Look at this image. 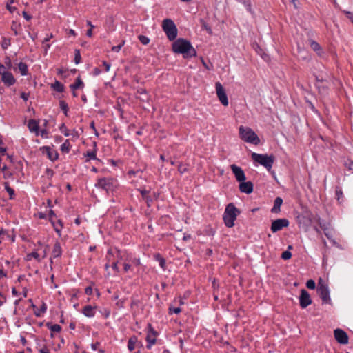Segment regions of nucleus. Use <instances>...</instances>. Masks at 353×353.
Returning <instances> with one entry per match:
<instances>
[{
    "mask_svg": "<svg viewBox=\"0 0 353 353\" xmlns=\"http://www.w3.org/2000/svg\"><path fill=\"white\" fill-rule=\"evenodd\" d=\"M318 223L320 228L324 231L325 234L327 236L328 235L326 231L329 229V223L320 218L318 219Z\"/></svg>",
    "mask_w": 353,
    "mask_h": 353,
    "instance_id": "bb28decb",
    "label": "nucleus"
},
{
    "mask_svg": "<svg viewBox=\"0 0 353 353\" xmlns=\"http://www.w3.org/2000/svg\"><path fill=\"white\" fill-rule=\"evenodd\" d=\"M344 13L353 22V13L349 11H344Z\"/></svg>",
    "mask_w": 353,
    "mask_h": 353,
    "instance_id": "8fccbe9b",
    "label": "nucleus"
},
{
    "mask_svg": "<svg viewBox=\"0 0 353 353\" xmlns=\"http://www.w3.org/2000/svg\"><path fill=\"white\" fill-rule=\"evenodd\" d=\"M22 14L27 21H30L32 19V17L29 15L26 11H23Z\"/></svg>",
    "mask_w": 353,
    "mask_h": 353,
    "instance_id": "3c124183",
    "label": "nucleus"
},
{
    "mask_svg": "<svg viewBox=\"0 0 353 353\" xmlns=\"http://www.w3.org/2000/svg\"><path fill=\"white\" fill-rule=\"evenodd\" d=\"M60 108L64 112L65 115H67V112L68 110V106L67 103L65 101H59Z\"/></svg>",
    "mask_w": 353,
    "mask_h": 353,
    "instance_id": "c9c22d12",
    "label": "nucleus"
},
{
    "mask_svg": "<svg viewBox=\"0 0 353 353\" xmlns=\"http://www.w3.org/2000/svg\"><path fill=\"white\" fill-rule=\"evenodd\" d=\"M85 156L90 157V159H96V151H88Z\"/></svg>",
    "mask_w": 353,
    "mask_h": 353,
    "instance_id": "de8ad7c7",
    "label": "nucleus"
},
{
    "mask_svg": "<svg viewBox=\"0 0 353 353\" xmlns=\"http://www.w3.org/2000/svg\"><path fill=\"white\" fill-rule=\"evenodd\" d=\"M114 183L115 180L112 178L104 177L98 179L96 186L108 192L113 190L115 185Z\"/></svg>",
    "mask_w": 353,
    "mask_h": 353,
    "instance_id": "6e6552de",
    "label": "nucleus"
},
{
    "mask_svg": "<svg viewBox=\"0 0 353 353\" xmlns=\"http://www.w3.org/2000/svg\"><path fill=\"white\" fill-rule=\"evenodd\" d=\"M146 340L148 342L147 348L150 349L156 342L155 332H152L151 334H148Z\"/></svg>",
    "mask_w": 353,
    "mask_h": 353,
    "instance_id": "b1692460",
    "label": "nucleus"
},
{
    "mask_svg": "<svg viewBox=\"0 0 353 353\" xmlns=\"http://www.w3.org/2000/svg\"><path fill=\"white\" fill-rule=\"evenodd\" d=\"M70 87L72 90H75L77 89L83 88V83L80 77H77L76 81L73 84H71Z\"/></svg>",
    "mask_w": 353,
    "mask_h": 353,
    "instance_id": "a878e982",
    "label": "nucleus"
},
{
    "mask_svg": "<svg viewBox=\"0 0 353 353\" xmlns=\"http://www.w3.org/2000/svg\"><path fill=\"white\" fill-rule=\"evenodd\" d=\"M141 194L144 200L146 201L148 205H150V203L152 201V199L148 195V192L147 190H141Z\"/></svg>",
    "mask_w": 353,
    "mask_h": 353,
    "instance_id": "7c9ffc66",
    "label": "nucleus"
},
{
    "mask_svg": "<svg viewBox=\"0 0 353 353\" xmlns=\"http://www.w3.org/2000/svg\"><path fill=\"white\" fill-rule=\"evenodd\" d=\"M344 165L348 170L353 171V161L347 159L345 161Z\"/></svg>",
    "mask_w": 353,
    "mask_h": 353,
    "instance_id": "a19ab883",
    "label": "nucleus"
},
{
    "mask_svg": "<svg viewBox=\"0 0 353 353\" xmlns=\"http://www.w3.org/2000/svg\"><path fill=\"white\" fill-rule=\"evenodd\" d=\"M52 88H53L54 90L59 92H62L64 90L63 85L58 81H55V82L52 84Z\"/></svg>",
    "mask_w": 353,
    "mask_h": 353,
    "instance_id": "cd10ccee",
    "label": "nucleus"
},
{
    "mask_svg": "<svg viewBox=\"0 0 353 353\" xmlns=\"http://www.w3.org/2000/svg\"><path fill=\"white\" fill-rule=\"evenodd\" d=\"M336 199L339 201L343 196V191L339 187H336L335 190Z\"/></svg>",
    "mask_w": 353,
    "mask_h": 353,
    "instance_id": "ea45409f",
    "label": "nucleus"
},
{
    "mask_svg": "<svg viewBox=\"0 0 353 353\" xmlns=\"http://www.w3.org/2000/svg\"><path fill=\"white\" fill-rule=\"evenodd\" d=\"M251 157L254 162L264 166L267 170H270L272 168L274 159L272 155L268 156V154H261L253 152Z\"/></svg>",
    "mask_w": 353,
    "mask_h": 353,
    "instance_id": "39448f33",
    "label": "nucleus"
},
{
    "mask_svg": "<svg viewBox=\"0 0 353 353\" xmlns=\"http://www.w3.org/2000/svg\"><path fill=\"white\" fill-rule=\"evenodd\" d=\"M296 220L299 226L302 227L305 232L307 231L312 222L311 214L308 212L298 215Z\"/></svg>",
    "mask_w": 353,
    "mask_h": 353,
    "instance_id": "0eeeda50",
    "label": "nucleus"
},
{
    "mask_svg": "<svg viewBox=\"0 0 353 353\" xmlns=\"http://www.w3.org/2000/svg\"><path fill=\"white\" fill-rule=\"evenodd\" d=\"M10 45V41L8 39H3L1 46L3 49H6Z\"/></svg>",
    "mask_w": 353,
    "mask_h": 353,
    "instance_id": "a18cd8bd",
    "label": "nucleus"
},
{
    "mask_svg": "<svg viewBox=\"0 0 353 353\" xmlns=\"http://www.w3.org/2000/svg\"><path fill=\"white\" fill-rule=\"evenodd\" d=\"M99 345V343H92V344L91 345V347H92V349L93 350H97V347H98Z\"/></svg>",
    "mask_w": 353,
    "mask_h": 353,
    "instance_id": "69168bd1",
    "label": "nucleus"
},
{
    "mask_svg": "<svg viewBox=\"0 0 353 353\" xmlns=\"http://www.w3.org/2000/svg\"><path fill=\"white\" fill-rule=\"evenodd\" d=\"M299 303L302 308H305L312 303V299L308 292L302 289L299 296Z\"/></svg>",
    "mask_w": 353,
    "mask_h": 353,
    "instance_id": "9d476101",
    "label": "nucleus"
},
{
    "mask_svg": "<svg viewBox=\"0 0 353 353\" xmlns=\"http://www.w3.org/2000/svg\"><path fill=\"white\" fill-rule=\"evenodd\" d=\"M21 97L24 100V101H27L28 99V94L25 93V92H22L21 94Z\"/></svg>",
    "mask_w": 353,
    "mask_h": 353,
    "instance_id": "bf43d9fd",
    "label": "nucleus"
},
{
    "mask_svg": "<svg viewBox=\"0 0 353 353\" xmlns=\"http://www.w3.org/2000/svg\"><path fill=\"white\" fill-rule=\"evenodd\" d=\"M70 144L68 140H66L61 145V150L64 153H68L70 151Z\"/></svg>",
    "mask_w": 353,
    "mask_h": 353,
    "instance_id": "c756f323",
    "label": "nucleus"
},
{
    "mask_svg": "<svg viewBox=\"0 0 353 353\" xmlns=\"http://www.w3.org/2000/svg\"><path fill=\"white\" fill-rule=\"evenodd\" d=\"M306 286L310 290H314L316 288V283L314 280L310 279L307 281Z\"/></svg>",
    "mask_w": 353,
    "mask_h": 353,
    "instance_id": "58836bf2",
    "label": "nucleus"
},
{
    "mask_svg": "<svg viewBox=\"0 0 353 353\" xmlns=\"http://www.w3.org/2000/svg\"><path fill=\"white\" fill-rule=\"evenodd\" d=\"M43 153H46L48 157L51 161H54L58 159L59 154L57 151L52 150L49 146H45L42 148Z\"/></svg>",
    "mask_w": 353,
    "mask_h": 353,
    "instance_id": "f3484780",
    "label": "nucleus"
},
{
    "mask_svg": "<svg viewBox=\"0 0 353 353\" xmlns=\"http://www.w3.org/2000/svg\"><path fill=\"white\" fill-rule=\"evenodd\" d=\"M100 72H101V70H100L98 68H95L94 69L93 74H94V75H98V74H100Z\"/></svg>",
    "mask_w": 353,
    "mask_h": 353,
    "instance_id": "774afa93",
    "label": "nucleus"
},
{
    "mask_svg": "<svg viewBox=\"0 0 353 353\" xmlns=\"http://www.w3.org/2000/svg\"><path fill=\"white\" fill-rule=\"evenodd\" d=\"M114 254L113 250L112 249L108 250V259L110 261L111 260L110 257Z\"/></svg>",
    "mask_w": 353,
    "mask_h": 353,
    "instance_id": "4d7b16f0",
    "label": "nucleus"
},
{
    "mask_svg": "<svg viewBox=\"0 0 353 353\" xmlns=\"http://www.w3.org/2000/svg\"><path fill=\"white\" fill-rule=\"evenodd\" d=\"M85 292L88 295H91L92 294V288L90 286L87 287L85 289Z\"/></svg>",
    "mask_w": 353,
    "mask_h": 353,
    "instance_id": "603ef678",
    "label": "nucleus"
},
{
    "mask_svg": "<svg viewBox=\"0 0 353 353\" xmlns=\"http://www.w3.org/2000/svg\"><path fill=\"white\" fill-rule=\"evenodd\" d=\"M6 8L8 10H10V12H12L16 9L15 7H12L9 4L6 5Z\"/></svg>",
    "mask_w": 353,
    "mask_h": 353,
    "instance_id": "e2e57ef3",
    "label": "nucleus"
},
{
    "mask_svg": "<svg viewBox=\"0 0 353 353\" xmlns=\"http://www.w3.org/2000/svg\"><path fill=\"white\" fill-rule=\"evenodd\" d=\"M336 341L343 345L348 343V336L347 333L341 329L337 328L334 331Z\"/></svg>",
    "mask_w": 353,
    "mask_h": 353,
    "instance_id": "9b49d317",
    "label": "nucleus"
},
{
    "mask_svg": "<svg viewBox=\"0 0 353 353\" xmlns=\"http://www.w3.org/2000/svg\"><path fill=\"white\" fill-rule=\"evenodd\" d=\"M290 2V6H292V8H290L293 14L298 15L303 10L302 4L299 0H288Z\"/></svg>",
    "mask_w": 353,
    "mask_h": 353,
    "instance_id": "dca6fc26",
    "label": "nucleus"
},
{
    "mask_svg": "<svg viewBox=\"0 0 353 353\" xmlns=\"http://www.w3.org/2000/svg\"><path fill=\"white\" fill-rule=\"evenodd\" d=\"M117 263H118V261H114L112 262V268L116 270V271H118V266H117Z\"/></svg>",
    "mask_w": 353,
    "mask_h": 353,
    "instance_id": "052dcab7",
    "label": "nucleus"
},
{
    "mask_svg": "<svg viewBox=\"0 0 353 353\" xmlns=\"http://www.w3.org/2000/svg\"><path fill=\"white\" fill-rule=\"evenodd\" d=\"M139 40L143 45H147L150 42V39L148 37L144 36V35H139Z\"/></svg>",
    "mask_w": 353,
    "mask_h": 353,
    "instance_id": "4c0bfd02",
    "label": "nucleus"
},
{
    "mask_svg": "<svg viewBox=\"0 0 353 353\" xmlns=\"http://www.w3.org/2000/svg\"><path fill=\"white\" fill-rule=\"evenodd\" d=\"M48 327L54 332H59L61 331V326L58 324H54V325H47Z\"/></svg>",
    "mask_w": 353,
    "mask_h": 353,
    "instance_id": "72a5a7b5",
    "label": "nucleus"
},
{
    "mask_svg": "<svg viewBox=\"0 0 353 353\" xmlns=\"http://www.w3.org/2000/svg\"><path fill=\"white\" fill-rule=\"evenodd\" d=\"M49 216H50V221H51L52 223L53 224V225H54V230H55V231H56L57 233H59H59H60V232H61V228H62V227H63V225H62V223H61V220H58V223H59V225H60V228H58L57 226H55L54 223V222H53V221H52V219H53L54 217H56L55 213L54 212V211H53L52 210H50V212H49Z\"/></svg>",
    "mask_w": 353,
    "mask_h": 353,
    "instance_id": "5701e85b",
    "label": "nucleus"
},
{
    "mask_svg": "<svg viewBox=\"0 0 353 353\" xmlns=\"http://www.w3.org/2000/svg\"><path fill=\"white\" fill-rule=\"evenodd\" d=\"M216 91L217 97L220 101V102L224 106H227L228 105V99L225 91L220 82H216L215 84Z\"/></svg>",
    "mask_w": 353,
    "mask_h": 353,
    "instance_id": "1a4fd4ad",
    "label": "nucleus"
},
{
    "mask_svg": "<svg viewBox=\"0 0 353 353\" xmlns=\"http://www.w3.org/2000/svg\"><path fill=\"white\" fill-rule=\"evenodd\" d=\"M178 171L181 173V174H183L185 173V172L188 171V167L187 165H183L182 163H180L178 166Z\"/></svg>",
    "mask_w": 353,
    "mask_h": 353,
    "instance_id": "79ce46f5",
    "label": "nucleus"
},
{
    "mask_svg": "<svg viewBox=\"0 0 353 353\" xmlns=\"http://www.w3.org/2000/svg\"><path fill=\"white\" fill-rule=\"evenodd\" d=\"M136 97L137 99H139L141 101H148L149 100V96L147 93V91L144 88H139L137 90Z\"/></svg>",
    "mask_w": 353,
    "mask_h": 353,
    "instance_id": "a211bd4d",
    "label": "nucleus"
},
{
    "mask_svg": "<svg viewBox=\"0 0 353 353\" xmlns=\"http://www.w3.org/2000/svg\"><path fill=\"white\" fill-rule=\"evenodd\" d=\"M28 258L33 257L37 259L38 261H40L39 254L37 252H32V253L28 254Z\"/></svg>",
    "mask_w": 353,
    "mask_h": 353,
    "instance_id": "49530a36",
    "label": "nucleus"
},
{
    "mask_svg": "<svg viewBox=\"0 0 353 353\" xmlns=\"http://www.w3.org/2000/svg\"><path fill=\"white\" fill-rule=\"evenodd\" d=\"M230 168L237 181L241 182L245 181L246 176L241 168L236 165L235 164H232L230 165Z\"/></svg>",
    "mask_w": 353,
    "mask_h": 353,
    "instance_id": "f8f14e48",
    "label": "nucleus"
},
{
    "mask_svg": "<svg viewBox=\"0 0 353 353\" xmlns=\"http://www.w3.org/2000/svg\"><path fill=\"white\" fill-rule=\"evenodd\" d=\"M121 49V46H119V45H118V46H113V47L112 48V50L113 52H119Z\"/></svg>",
    "mask_w": 353,
    "mask_h": 353,
    "instance_id": "6e6d98bb",
    "label": "nucleus"
},
{
    "mask_svg": "<svg viewBox=\"0 0 353 353\" xmlns=\"http://www.w3.org/2000/svg\"><path fill=\"white\" fill-rule=\"evenodd\" d=\"M6 71V66L1 63H0V75L1 76L3 72H7Z\"/></svg>",
    "mask_w": 353,
    "mask_h": 353,
    "instance_id": "5fc2aeb1",
    "label": "nucleus"
},
{
    "mask_svg": "<svg viewBox=\"0 0 353 353\" xmlns=\"http://www.w3.org/2000/svg\"><path fill=\"white\" fill-rule=\"evenodd\" d=\"M17 27H18L17 23L16 22H12V26H11V29L14 32V34L15 35L18 34Z\"/></svg>",
    "mask_w": 353,
    "mask_h": 353,
    "instance_id": "09e8293b",
    "label": "nucleus"
},
{
    "mask_svg": "<svg viewBox=\"0 0 353 353\" xmlns=\"http://www.w3.org/2000/svg\"><path fill=\"white\" fill-rule=\"evenodd\" d=\"M18 68H19V70L21 75L24 76V75L27 74V73H28V66H27V65L25 63L20 62L18 64Z\"/></svg>",
    "mask_w": 353,
    "mask_h": 353,
    "instance_id": "c85d7f7f",
    "label": "nucleus"
},
{
    "mask_svg": "<svg viewBox=\"0 0 353 353\" xmlns=\"http://www.w3.org/2000/svg\"><path fill=\"white\" fill-rule=\"evenodd\" d=\"M123 268H124V271L128 272L130 268V265L128 263H124Z\"/></svg>",
    "mask_w": 353,
    "mask_h": 353,
    "instance_id": "680f3d73",
    "label": "nucleus"
},
{
    "mask_svg": "<svg viewBox=\"0 0 353 353\" xmlns=\"http://www.w3.org/2000/svg\"><path fill=\"white\" fill-rule=\"evenodd\" d=\"M174 52L182 54L184 58H190L196 56V51L190 42L185 39L179 38L172 45Z\"/></svg>",
    "mask_w": 353,
    "mask_h": 353,
    "instance_id": "f257e3e1",
    "label": "nucleus"
},
{
    "mask_svg": "<svg viewBox=\"0 0 353 353\" xmlns=\"http://www.w3.org/2000/svg\"><path fill=\"white\" fill-rule=\"evenodd\" d=\"M155 258H156L157 261H159L160 266L163 270H165V260L159 254H156Z\"/></svg>",
    "mask_w": 353,
    "mask_h": 353,
    "instance_id": "2f4dec72",
    "label": "nucleus"
},
{
    "mask_svg": "<svg viewBox=\"0 0 353 353\" xmlns=\"http://www.w3.org/2000/svg\"><path fill=\"white\" fill-rule=\"evenodd\" d=\"M61 254H62V250L61 248L60 243L57 241L54 245V248H53V250L52 252V257H54V258L59 257L61 255Z\"/></svg>",
    "mask_w": 353,
    "mask_h": 353,
    "instance_id": "aec40b11",
    "label": "nucleus"
},
{
    "mask_svg": "<svg viewBox=\"0 0 353 353\" xmlns=\"http://www.w3.org/2000/svg\"><path fill=\"white\" fill-rule=\"evenodd\" d=\"M83 314L88 317H92L95 314V307L91 305H86L83 308Z\"/></svg>",
    "mask_w": 353,
    "mask_h": 353,
    "instance_id": "6ab92c4d",
    "label": "nucleus"
},
{
    "mask_svg": "<svg viewBox=\"0 0 353 353\" xmlns=\"http://www.w3.org/2000/svg\"><path fill=\"white\" fill-rule=\"evenodd\" d=\"M310 47L315 52H319L321 50V48L320 45L319 44V43H317L316 41H315L314 40H312L310 41Z\"/></svg>",
    "mask_w": 353,
    "mask_h": 353,
    "instance_id": "473e14b6",
    "label": "nucleus"
},
{
    "mask_svg": "<svg viewBox=\"0 0 353 353\" xmlns=\"http://www.w3.org/2000/svg\"><path fill=\"white\" fill-rule=\"evenodd\" d=\"M1 81L7 86H11V85H14L16 82V80H15L14 76L10 72H3L2 74Z\"/></svg>",
    "mask_w": 353,
    "mask_h": 353,
    "instance_id": "4468645a",
    "label": "nucleus"
},
{
    "mask_svg": "<svg viewBox=\"0 0 353 353\" xmlns=\"http://www.w3.org/2000/svg\"><path fill=\"white\" fill-rule=\"evenodd\" d=\"M103 65L105 67V70L106 72L109 71L110 68V64L107 63L106 61H103Z\"/></svg>",
    "mask_w": 353,
    "mask_h": 353,
    "instance_id": "864d4df0",
    "label": "nucleus"
},
{
    "mask_svg": "<svg viewBox=\"0 0 353 353\" xmlns=\"http://www.w3.org/2000/svg\"><path fill=\"white\" fill-rule=\"evenodd\" d=\"M28 127L30 132H37L39 130V124L38 122L34 119H30L28 121Z\"/></svg>",
    "mask_w": 353,
    "mask_h": 353,
    "instance_id": "4be33fe9",
    "label": "nucleus"
},
{
    "mask_svg": "<svg viewBox=\"0 0 353 353\" xmlns=\"http://www.w3.org/2000/svg\"><path fill=\"white\" fill-rule=\"evenodd\" d=\"M81 57L80 54V50L78 49H76L74 50V62L76 64H78L81 62Z\"/></svg>",
    "mask_w": 353,
    "mask_h": 353,
    "instance_id": "e433bc0d",
    "label": "nucleus"
},
{
    "mask_svg": "<svg viewBox=\"0 0 353 353\" xmlns=\"http://www.w3.org/2000/svg\"><path fill=\"white\" fill-rule=\"evenodd\" d=\"M60 130L64 134L65 136L68 137L70 135L69 130L67 129L64 123L60 126Z\"/></svg>",
    "mask_w": 353,
    "mask_h": 353,
    "instance_id": "37998d69",
    "label": "nucleus"
},
{
    "mask_svg": "<svg viewBox=\"0 0 353 353\" xmlns=\"http://www.w3.org/2000/svg\"><path fill=\"white\" fill-rule=\"evenodd\" d=\"M317 293L321 297L323 304H330L331 303L328 285L321 278L318 281Z\"/></svg>",
    "mask_w": 353,
    "mask_h": 353,
    "instance_id": "423d86ee",
    "label": "nucleus"
},
{
    "mask_svg": "<svg viewBox=\"0 0 353 353\" xmlns=\"http://www.w3.org/2000/svg\"><path fill=\"white\" fill-rule=\"evenodd\" d=\"M239 136L243 141L247 143L256 145L260 143L259 137L250 128L241 125L239 127Z\"/></svg>",
    "mask_w": 353,
    "mask_h": 353,
    "instance_id": "7ed1b4c3",
    "label": "nucleus"
},
{
    "mask_svg": "<svg viewBox=\"0 0 353 353\" xmlns=\"http://www.w3.org/2000/svg\"><path fill=\"white\" fill-rule=\"evenodd\" d=\"M39 352L40 353H49V350L47 347L40 349Z\"/></svg>",
    "mask_w": 353,
    "mask_h": 353,
    "instance_id": "338daca9",
    "label": "nucleus"
},
{
    "mask_svg": "<svg viewBox=\"0 0 353 353\" xmlns=\"http://www.w3.org/2000/svg\"><path fill=\"white\" fill-rule=\"evenodd\" d=\"M239 214L240 211L232 203L228 204L223 215V219L225 225L228 228L233 227L234 225V221Z\"/></svg>",
    "mask_w": 353,
    "mask_h": 353,
    "instance_id": "f03ea898",
    "label": "nucleus"
},
{
    "mask_svg": "<svg viewBox=\"0 0 353 353\" xmlns=\"http://www.w3.org/2000/svg\"><path fill=\"white\" fill-rule=\"evenodd\" d=\"M287 227V219H279L274 221L271 225V230L272 232H276L282 228Z\"/></svg>",
    "mask_w": 353,
    "mask_h": 353,
    "instance_id": "ddd939ff",
    "label": "nucleus"
},
{
    "mask_svg": "<svg viewBox=\"0 0 353 353\" xmlns=\"http://www.w3.org/2000/svg\"><path fill=\"white\" fill-rule=\"evenodd\" d=\"M162 28L170 41H174L177 37V28L170 19H165L162 22Z\"/></svg>",
    "mask_w": 353,
    "mask_h": 353,
    "instance_id": "20e7f679",
    "label": "nucleus"
},
{
    "mask_svg": "<svg viewBox=\"0 0 353 353\" xmlns=\"http://www.w3.org/2000/svg\"><path fill=\"white\" fill-rule=\"evenodd\" d=\"M181 310L179 307H169V314H171L172 313L179 314L181 312Z\"/></svg>",
    "mask_w": 353,
    "mask_h": 353,
    "instance_id": "c03bdc74",
    "label": "nucleus"
},
{
    "mask_svg": "<svg viewBox=\"0 0 353 353\" xmlns=\"http://www.w3.org/2000/svg\"><path fill=\"white\" fill-rule=\"evenodd\" d=\"M90 128H91L94 131L95 134H96L97 136H98V135H99V134H98V132H97V130H96V128H95V127H94V121H92V122L90 123Z\"/></svg>",
    "mask_w": 353,
    "mask_h": 353,
    "instance_id": "13d9d810",
    "label": "nucleus"
},
{
    "mask_svg": "<svg viewBox=\"0 0 353 353\" xmlns=\"http://www.w3.org/2000/svg\"><path fill=\"white\" fill-rule=\"evenodd\" d=\"M137 338L135 336H133L129 339L128 343V348L130 352L134 350L135 345L137 343Z\"/></svg>",
    "mask_w": 353,
    "mask_h": 353,
    "instance_id": "393cba45",
    "label": "nucleus"
},
{
    "mask_svg": "<svg viewBox=\"0 0 353 353\" xmlns=\"http://www.w3.org/2000/svg\"><path fill=\"white\" fill-rule=\"evenodd\" d=\"M239 190L241 192L250 194L253 191V183L251 181H241L239 182Z\"/></svg>",
    "mask_w": 353,
    "mask_h": 353,
    "instance_id": "2eb2a0df",
    "label": "nucleus"
},
{
    "mask_svg": "<svg viewBox=\"0 0 353 353\" xmlns=\"http://www.w3.org/2000/svg\"><path fill=\"white\" fill-rule=\"evenodd\" d=\"M287 256H288L287 250H285V251L283 252V253L281 254V258L283 260H287Z\"/></svg>",
    "mask_w": 353,
    "mask_h": 353,
    "instance_id": "0e129e2a",
    "label": "nucleus"
},
{
    "mask_svg": "<svg viewBox=\"0 0 353 353\" xmlns=\"http://www.w3.org/2000/svg\"><path fill=\"white\" fill-rule=\"evenodd\" d=\"M283 203V199L281 197H276L274 200V206L271 209L272 213H278L280 212L281 205Z\"/></svg>",
    "mask_w": 353,
    "mask_h": 353,
    "instance_id": "412c9836",
    "label": "nucleus"
},
{
    "mask_svg": "<svg viewBox=\"0 0 353 353\" xmlns=\"http://www.w3.org/2000/svg\"><path fill=\"white\" fill-rule=\"evenodd\" d=\"M4 186H5V190L7 191V192L10 195V199H12V196L14 194V190L10 188L8 185V182H5L4 183Z\"/></svg>",
    "mask_w": 353,
    "mask_h": 353,
    "instance_id": "f704fd0d",
    "label": "nucleus"
}]
</instances>
